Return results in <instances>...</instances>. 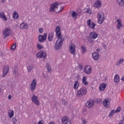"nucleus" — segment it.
<instances>
[{"instance_id":"27","label":"nucleus","mask_w":124,"mask_h":124,"mask_svg":"<svg viewBox=\"0 0 124 124\" xmlns=\"http://www.w3.org/2000/svg\"><path fill=\"white\" fill-rule=\"evenodd\" d=\"M72 17L73 19H77L78 18V14L76 12L73 11L72 12Z\"/></svg>"},{"instance_id":"18","label":"nucleus","mask_w":124,"mask_h":124,"mask_svg":"<svg viewBox=\"0 0 124 124\" xmlns=\"http://www.w3.org/2000/svg\"><path fill=\"white\" fill-rule=\"evenodd\" d=\"M20 30H28L29 28V25L25 22H22L20 24L19 27Z\"/></svg>"},{"instance_id":"36","label":"nucleus","mask_w":124,"mask_h":124,"mask_svg":"<svg viewBox=\"0 0 124 124\" xmlns=\"http://www.w3.org/2000/svg\"><path fill=\"white\" fill-rule=\"evenodd\" d=\"M37 47L38 50H41V49H43V46L38 43L37 44Z\"/></svg>"},{"instance_id":"53","label":"nucleus","mask_w":124,"mask_h":124,"mask_svg":"<svg viewBox=\"0 0 124 124\" xmlns=\"http://www.w3.org/2000/svg\"><path fill=\"white\" fill-rule=\"evenodd\" d=\"M5 1V0H1L2 3H4Z\"/></svg>"},{"instance_id":"48","label":"nucleus","mask_w":124,"mask_h":124,"mask_svg":"<svg viewBox=\"0 0 124 124\" xmlns=\"http://www.w3.org/2000/svg\"><path fill=\"white\" fill-rule=\"evenodd\" d=\"M8 99H11V98H12V96H11V95H8Z\"/></svg>"},{"instance_id":"24","label":"nucleus","mask_w":124,"mask_h":124,"mask_svg":"<svg viewBox=\"0 0 124 124\" xmlns=\"http://www.w3.org/2000/svg\"><path fill=\"white\" fill-rule=\"evenodd\" d=\"M107 86V85L105 83H103V84H101V85L100 86V87L99 88L100 91H101V92H103V91H104L105 90V89L106 88Z\"/></svg>"},{"instance_id":"8","label":"nucleus","mask_w":124,"mask_h":124,"mask_svg":"<svg viewBox=\"0 0 124 124\" xmlns=\"http://www.w3.org/2000/svg\"><path fill=\"white\" fill-rule=\"evenodd\" d=\"M31 100L32 102L35 104V105H37V106H38L40 105L39 99L38 98V97L35 96V95H33L31 97Z\"/></svg>"},{"instance_id":"34","label":"nucleus","mask_w":124,"mask_h":124,"mask_svg":"<svg viewBox=\"0 0 124 124\" xmlns=\"http://www.w3.org/2000/svg\"><path fill=\"white\" fill-rule=\"evenodd\" d=\"M13 16L14 19H18V17H19V15L18 14V12H15L13 14Z\"/></svg>"},{"instance_id":"37","label":"nucleus","mask_w":124,"mask_h":124,"mask_svg":"<svg viewBox=\"0 0 124 124\" xmlns=\"http://www.w3.org/2000/svg\"><path fill=\"white\" fill-rule=\"evenodd\" d=\"M115 113H116V112L115 111V110H111L109 113V115H108L109 117H112L114 114H115Z\"/></svg>"},{"instance_id":"23","label":"nucleus","mask_w":124,"mask_h":124,"mask_svg":"<svg viewBox=\"0 0 124 124\" xmlns=\"http://www.w3.org/2000/svg\"><path fill=\"white\" fill-rule=\"evenodd\" d=\"M48 39L49 41H53L54 39V32H50L48 35Z\"/></svg>"},{"instance_id":"29","label":"nucleus","mask_w":124,"mask_h":124,"mask_svg":"<svg viewBox=\"0 0 124 124\" xmlns=\"http://www.w3.org/2000/svg\"><path fill=\"white\" fill-rule=\"evenodd\" d=\"M0 17L2 18L4 21H6L7 20V18L5 16V15L4 14V12H1L0 14Z\"/></svg>"},{"instance_id":"13","label":"nucleus","mask_w":124,"mask_h":124,"mask_svg":"<svg viewBox=\"0 0 124 124\" xmlns=\"http://www.w3.org/2000/svg\"><path fill=\"white\" fill-rule=\"evenodd\" d=\"M8 71H9V66L6 65L4 66L3 68L2 77H5L6 76V74L8 73Z\"/></svg>"},{"instance_id":"32","label":"nucleus","mask_w":124,"mask_h":124,"mask_svg":"<svg viewBox=\"0 0 124 124\" xmlns=\"http://www.w3.org/2000/svg\"><path fill=\"white\" fill-rule=\"evenodd\" d=\"M8 115L10 119H12V118H13V116H14V112L13 110H11L8 112Z\"/></svg>"},{"instance_id":"9","label":"nucleus","mask_w":124,"mask_h":124,"mask_svg":"<svg viewBox=\"0 0 124 124\" xmlns=\"http://www.w3.org/2000/svg\"><path fill=\"white\" fill-rule=\"evenodd\" d=\"M69 50L71 53L74 56L76 53V46L74 44H71L69 46Z\"/></svg>"},{"instance_id":"31","label":"nucleus","mask_w":124,"mask_h":124,"mask_svg":"<svg viewBox=\"0 0 124 124\" xmlns=\"http://www.w3.org/2000/svg\"><path fill=\"white\" fill-rule=\"evenodd\" d=\"M34 68V65H30L28 67H27V70L28 72H31L32 71V69Z\"/></svg>"},{"instance_id":"35","label":"nucleus","mask_w":124,"mask_h":124,"mask_svg":"<svg viewBox=\"0 0 124 124\" xmlns=\"http://www.w3.org/2000/svg\"><path fill=\"white\" fill-rule=\"evenodd\" d=\"M87 51V48H86L84 46H82L81 47V51L82 54H85Z\"/></svg>"},{"instance_id":"39","label":"nucleus","mask_w":124,"mask_h":124,"mask_svg":"<svg viewBox=\"0 0 124 124\" xmlns=\"http://www.w3.org/2000/svg\"><path fill=\"white\" fill-rule=\"evenodd\" d=\"M81 121L82 124H87V123H88V121L85 118H81Z\"/></svg>"},{"instance_id":"7","label":"nucleus","mask_w":124,"mask_h":124,"mask_svg":"<svg viewBox=\"0 0 124 124\" xmlns=\"http://www.w3.org/2000/svg\"><path fill=\"white\" fill-rule=\"evenodd\" d=\"M36 57L40 59H46L47 58V52L44 50H41L37 53Z\"/></svg>"},{"instance_id":"22","label":"nucleus","mask_w":124,"mask_h":124,"mask_svg":"<svg viewBox=\"0 0 124 124\" xmlns=\"http://www.w3.org/2000/svg\"><path fill=\"white\" fill-rule=\"evenodd\" d=\"M92 58L95 61L98 60L99 59V54L96 52H94L92 54Z\"/></svg>"},{"instance_id":"20","label":"nucleus","mask_w":124,"mask_h":124,"mask_svg":"<svg viewBox=\"0 0 124 124\" xmlns=\"http://www.w3.org/2000/svg\"><path fill=\"white\" fill-rule=\"evenodd\" d=\"M101 4H102L101 0H97L94 4V7H95V8H100V7H101Z\"/></svg>"},{"instance_id":"47","label":"nucleus","mask_w":124,"mask_h":124,"mask_svg":"<svg viewBox=\"0 0 124 124\" xmlns=\"http://www.w3.org/2000/svg\"><path fill=\"white\" fill-rule=\"evenodd\" d=\"M37 124H43V120L39 121Z\"/></svg>"},{"instance_id":"11","label":"nucleus","mask_w":124,"mask_h":124,"mask_svg":"<svg viewBox=\"0 0 124 124\" xmlns=\"http://www.w3.org/2000/svg\"><path fill=\"white\" fill-rule=\"evenodd\" d=\"M87 24L88 27L92 29V30H93L95 28V26H96L94 23L92 22V19H88L87 21Z\"/></svg>"},{"instance_id":"55","label":"nucleus","mask_w":124,"mask_h":124,"mask_svg":"<svg viewBox=\"0 0 124 124\" xmlns=\"http://www.w3.org/2000/svg\"><path fill=\"white\" fill-rule=\"evenodd\" d=\"M123 44L124 45V38L123 39Z\"/></svg>"},{"instance_id":"6","label":"nucleus","mask_w":124,"mask_h":124,"mask_svg":"<svg viewBox=\"0 0 124 124\" xmlns=\"http://www.w3.org/2000/svg\"><path fill=\"white\" fill-rule=\"evenodd\" d=\"M87 94V88L83 87L79 89L77 93V96L78 97H81L83 95Z\"/></svg>"},{"instance_id":"10","label":"nucleus","mask_w":124,"mask_h":124,"mask_svg":"<svg viewBox=\"0 0 124 124\" xmlns=\"http://www.w3.org/2000/svg\"><path fill=\"white\" fill-rule=\"evenodd\" d=\"M37 84V81L36 79H33L32 80L31 84L30 85V88L31 91H34L35 90V88L36 87V85Z\"/></svg>"},{"instance_id":"19","label":"nucleus","mask_w":124,"mask_h":124,"mask_svg":"<svg viewBox=\"0 0 124 124\" xmlns=\"http://www.w3.org/2000/svg\"><path fill=\"white\" fill-rule=\"evenodd\" d=\"M94 104V101L91 100L88 101L86 103V106L87 107V108H92Z\"/></svg>"},{"instance_id":"14","label":"nucleus","mask_w":124,"mask_h":124,"mask_svg":"<svg viewBox=\"0 0 124 124\" xmlns=\"http://www.w3.org/2000/svg\"><path fill=\"white\" fill-rule=\"evenodd\" d=\"M47 38V33H45L43 35H39L38 37L39 41L40 42H44L45 41V40Z\"/></svg>"},{"instance_id":"2","label":"nucleus","mask_w":124,"mask_h":124,"mask_svg":"<svg viewBox=\"0 0 124 124\" xmlns=\"http://www.w3.org/2000/svg\"><path fill=\"white\" fill-rule=\"evenodd\" d=\"M98 37V34L95 31H92L90 33L87 39L90 43H93V39H96Z\"/></svg>"},{"instance_id":"25","label":"nucleus","mask_w":124,"mask_h":124,"mask_svg":"<svg viewBox=\"0 0 124 124\" xmlns=\"http://www.w3.org/2000/svg\"><path fill=\"white\" fill-rule=\"evenodd\" d=\"M114 81L115 83H119L120 82V76L118 74L114 76Z\"/></svg>"},{"instance_id":"42","label":"nucleus","mask_w":124,"mask_h":124,"mask_svg":"<svg viewBox=\"0 0 124 124\" xmlns=\"http://www.w3.org/2000/svg\"><path fill=\"white\" fill-rule=\"evenodd\" d=\"M16 44L13 45L11 47V50H15L16 49Z\"/></svg>"},{"instance_id":"54","label":"nucleus","mask_w":124,"mask_h":124,"mask_svg":"<svg viewBox=\"0 0 124 124\" xmlns=\"http://www.w3.org/2000/svg\"><path fill=\"white\" fill-rule=\"evenodd\" d=\"M122 81H124V76L122 78Z\"/></svg>"},{"instance_id":"38","label":"nucleus","mask_w":124,"mask_h":124,"mask_svg":"<svg viewBox=\"0 0 124 124\" xmlns=\"http://www.w3.org/2000/svg\"><path fill=\"white\" fill-rule=\"evenodd\" d=\"M14 74H16L17 72H18V67H15L14 68H13Z\"/></svg>"},{"instance_id":"51","label":"nucleus","mask_w":124,"mask_h":124,"mask_svg":"<svg viewBox=\"0 0 124 124\" xmlns=\"http://www.w3.org/2000/svg\"><path fill=\"white\" fill-rule=\"evenodd\" d=\"M97 101H99L100 102H101V101H102V100H101V99H97Z\"/></svg>"},{"instance_id":"5","label":"nucleus","mask_w":124,"mask_h":124,"mask_svg":"<svg viewBox=\"0 0 124 124\" xmlns=\"http://www.w3.org/2000/svg\"><path fill=\"white\" fill-rule=\"evenodd\" d=\"M2 34L3 36V38H7L8 36H10V35H12V31H11V29L10 28H6L4 31H3Z\"/></svg>"},{"instance_id":"30","label":"nucleus","mask_w":124,"mask_h":124,"mask_svg":"<svg viewBox=\"0 0 124 124\" xmlns=\"http://www.w3.org/2000/svg\"><path fill=\"white\" fill-rule=\"evenodd\" d=\"M79 84L78 81L75 82L74 84L73 85V88L74 89V90H77V89L79 88Z\"/></svg>"},{"instance_id":"46","label":"nucleus","mask_w":124,"mask_h":124,"mask_svg":"<svg viewBox=\"0 0 124 124\" xmlns=\"http://www.w3.org/2000/svg\"><path fill=\"white\" fill-rule=\"evenodd\" d=\"M38 31L40 32V33H42V32H43V29L39 28Z\"/></svg>"},{"instance_id":"33","label":"nucleus","mask_w":124,"mask_h":124,"mask_svg":"<svg viewBox=\"0 0 124 124\" xmlns=\"http://www.w3.org/2000/svg\"><path fill=\"white\" fill-rule=\"evenodd\" d=\"M117 2L119 3L120 6H124V0H117Z\"/></svg>"},{"instance_id":"26","label":"nucleus","mask_w":124,"mask_h":124,"mask_svg":"<svg viewBox=\"0 0 124 124\" xmlns=\"http://www.w3.org/2000/svg\"><path fill=\"white\" fill-rule=\"evenodd\" d=\"M82 82L85 86H88V85H89V83L87 81V77L85 76L83 77Z\"/></svg>"},{"instance_id":"15","label":"nucleus","mask_w":124,"mask_h":124,"mask_svg":"<svg viewBox=\"0 0 124 124\" xmlns=\"http://www.w3.org/2000/svg\"><path fill=\"white\" fill-rule=\"evenodd\" d=\"M116 28L117 30H121V28L124 27V25H123V24L122 23V19H117L116 20Z\"/></svg>"},{"instance_id":"50","label":"nucleus","mask_w":124,"mask_h":124,"mask_svg":"<svg viewBox=\"0 0 124 124\" xmlns=\"http://www.w3.org/2000/svg\"><path fill=\"white\" fill-rule=\"evenodd\" d=\"M101 50V49H100V48H97V49H96V51H97V52H100Z\"/></svg>"},{"instance_id":"40","label":"nucleus","mask_w":124,"mask_h":124,"mask_svg":"<svg viewBox=\"0 0 124 124\" xmlns=\"http://www.w3.org/2000/svg\"><path fill=\"white\" fill-rule=\"evenodd\" d=\"M122 110V108L121 107H118L116 109V110H115V113H119L121 112V110Z\"/></svg>"},{"instance_id":"45","label":"nucleus","mask_w":124,"mask_h":124,"mask_svg":"<svg viewBox=\"0 0 124 124\" xmlns=\"http://www.w3.org/2000/svg\"><path fill=\"white\" fill-rule=\"evenodd\" d=\"M124 123V117H123L122 120H120L119 122H118V124H123Z\"/></svg>"},{"instance_id":"56","label":"nucleus","mask_w":124,"mask_h":124,"mask_svg":"<svg viewBox=\"0 0 124 124\" xmlns=\"http://www.w3.org/2000/svg\"><path fill=\"white\" fill-rule=\"evenodd\" d=\"M0 93H1V88H0Z\"/></svg>"},{"instance_id":"12","label":"nucleus","mask_w":124,"mask_h":124,"mask_svg":"<svg viewBox=\"0 0 124 124\" xmlns=\"http://www.w3.org/2000/svg\"><path fill=\"white\" fill-rule=\"evenodd\" d=\"M62 124H71V120L67 116H65L62 119Z\"/></svg>"},{"instance_id":"17","label":"nucleus","mask_w":124,"mask_h":124,"mask_svg":"<svg viewBox=\"0 0 124 124\" xmlns=\"http://www.w3.org/2000/svg\"><path fill=\"white\" fill-rule=\"evenodd\" d=\"M55 32L57 37H62L61 34V27L57 26L55 29Z\"/></svg>"},{"instance_id":"43","label":"nucleus","mask_w":124,"mask_h":124,"mask_svg":"<svg viewBox=\"0 0 124 124\" xmlns=\"http://www.w3.org/2000/svg\"><path fill=\"white\" fill-rule=\"evenodd\" d=\"M86 13H87V14H91L92 13V10H91L90 9H88L85 11Z\"/></svg>"},{"instance_id":"21","label":"nucleus","mask_w":124,"mask_h":124,"mask_svg":"<svg viewBox=\"0 0 124 124\" xmlns=\"http://www.w3.org/2000/svg\"><path fill=\"white\" fill-rule=\"evenodd\" d=\"M84 72L86 74H91L92 72V67L91 66H86L84 69Z\"/></svg>"},{"instance_id":"1","label":"nucleus","mask_w":124,"mask_h":124,"mask_svg":"<svg viewBox=\"0 0 124 124\" xmlns=\"http://www.w3.org/2000/svg\"><path fill=\"white\" fill-rule=\"evenodd\" d=\"M58 6L59 2H55V3L52 4L50 8V11L51 12L54 11V12L56 13H59V12H61V11H62V10H63V6L61 7L59 10L58 9Z\"/></svg>"},{"instance_id":"4","label":"nucleus","mask_w":124,"mask_h":124,"mask_svg":"<svg viewBox=\"0 0 124 124\" xmlns=\"http://www.w3.org/2000/svg\"><path fill=\"white\" fill-rule=\"evenodd\" d=\"M105 19V14L102 11H100L97 15V21L100 25H102Z\"/></svg>"},{"instance_id":"28","label":"nucleus","mask_w":124,"mask_h":124,"mask_svg":"<svg viewBox=\"0 0 124 124\" xmlns=\"http://www.w3.org/2000/svg\"><path fill=\"white\" fill-rule=\"evenodd\" d=\"M124 62V59L123 58L118 60L116 62V66H119V65H121V64H122V63H123Z\"/></svg>"},{"instance_id":"3","label":"nucleus","mask_w":124,"mask_h":124,"mask_svg":"<svg viewBox=\"0 0 124 124\" xmlns=\"http://www.w3.org/2000/svg\"><path fill=\"white\" fill-rule=\"evenodd\" d=\"M64 40V39L62 37H58L55 45L56 50H59L62 48Z\"/></svg>"},{"instance_id":"41","label":"nucleus","mask_w":124,"mask_h":124,"mask_svg":"<svg viewBox=\"0 0 124 124\" xmlns=\"http://www.w3.org/2000/svg\"><path fill=\"white\" fill-rule=\"evenodd\" d=\"M12 122L13 124H16L17 123V119H16V118L14 117L12 119Z\"/></svg>"},{"instance_id":"52","label":"nucleus","mask_w":124,"mask_h":124,"mask_svg":"<svg viewBox=\"0 0 124 124\" xmlns=\"http://www.w3.org/2000/svg\"><path fill=\"white\" fill-rule=\"evenodd\" d=\"M48 124H55V123H54L53 122H50L48 123Z\"/></svg>"},{"instance_id":"16","label":"nucleus","mask_w":124,"mask_h":124,"mask_svg":"<svg viewBox=\"0 0 124 124\" xmlns=\"http://www.w3.org/2000/svg\"><path fill=\"white\" fill-rule=\"evenodd\" d=\"M103 105L106 108H109L110 107V101L108 99H105L103 101Z\"/></svg>"},{"instance_id":"49","label":"nucleus","mask_w":124,"mask_h":124,"mask_svg":"<svg viewBox=\"0 0 124 124\" xmlns=\"http://www.w3.org/2000/svg\"><path fill=\"white\" fill-rule=\"evenodd\" d=\"M103 48H104L105 49H106L107 48V46H106V45H103Z\"/></svg>"},{"instance_id":"44","label":"nucleus","mask_w":124,"mask_h":124,"mask_svg":"<svg viewBox=\"0 0 124 124\" xmlns=\"http://www.w3.org/2000/svg\"><path fill=\"white\" fill-rule=\"evenodd\" d=\"M46 67H47V71L48 72H50V71H51V67L50 66V65L47 64Z\"/></svg>"}]
</instances>
